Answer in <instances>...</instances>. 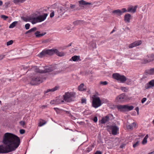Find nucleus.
I'll list each match as a JSON object with an SVG mask.
<instances>
[{
    "label": "nucleus",
    "instance_id": "f257e3e1",
    "mask_svg": "<svg viewBox=\"0 0 154 154\" xmlns=\"http://www.w3.org/2000/svg\"><path fill=\"white\" fill-rule=\"evenodd\" d=\"M2 142L5 146L0 145V153H7L14 151L19 146L20 140L17 136L6 133L4 135Z\"/></svg>",
    "mask_w": 154,
    "mask_h": 154
},
{
    "label": "nucleus",
    "instance_id": "f03ea898",
    "mask_svg": "<svg viewBox=\"0 0 154 154\" xmlns=\"http://www.w3.org/2000/svg\"><path fill=\"white\" fill-rule=\"evenodd\" d=\"M48 14L44 13L43 15L37 16L36 14H33L30 15L27 18H24V20L26 22H31L33 24L38 23L44 21L48 16Z\"/></svg>",
    "mask_w": 154,
    "mask_h": 154
},
{
    "label": "nucleus",
    "instance_id": "7ed1b4c3",
    "mask_svg": "<svg viewBox=\"0 0 154 154\" xmlns=\"http://www.w3.org/2000/svg\"><path fill=\"white\" fill-rule=\"evenodd\" d=\"M55 54L60 57L63 56L65 55L64 53L60 52L56 49L53 48L51 49H45L44 50L40 53L39 54V56L40 57H42L43 56L47 54L51 55Z\"/></svg>",
    "mask_w": 154,
    "mask_h": 154
},
{
    "label": "nucleus",
    "instance_id": "20e7f679",
    "mask_svg": "<svg viewBox=\"0 0 154 154\" xmlns=\"http://www.w3.org/2000/svg\"><path fill=\"white\" fill-rule=\"evenodd\" d=\"M93 100L92 103V106L93 107L97 108L102 104V103L100 97L95 95H93L92 96Z\"/></svg>",
    "mask_w": 154,
    "mask_h": 154
},
{
    "label": "nucleus",
    "instance_id": "39448f33",
    "mask_svg": "<svg viewBox=\"0 0 154 154\" xmlns=\"http://www.w3.org/2000/svg\"><path fill=\"white\" fill-rule=\"evenodd\" d=\"M116 107L118 111L122 112L132 110L134 108L132 106H128V105H119L116 106Z\"/></svg>",
    "mask_w": 154,
    "mask_h": 154
},
{
    "label": "nucleus",
    "instance_id": "423d86ee",
    "mask_svg": "<svg viewBox=\"0 0 154 154\" xmlns=\"http://www.w3.org/2000/svg\"><path fill=\"white\" fill-rule=\"evenodd\" d=\"M75 93L74 92H66L63 95L64 100L66 102H70L75 97Z\"/></svg>",
    "mask_w": 154,
    "mask_h": 154
},
{
    "label": "nucleus",
    "instance_id": "0eeeda50",
    "mask_svg": "<svg viewBox=\"0 0 154 154\" xmlns=\"http://www.w3.org/2000/svg\"><path fill=\"white\" fill-rule=\"evenodd\" d=\"M112 76L114 79L119 81L121 83H124L127 80V78L125 76L121 75L118 73L113 74Z\"/></svg>",
    "mask_w": 154,
    "mask_h": 154
},
{
    "label": "nucleus",
    "instance_id": "6e6552de",
    "mask_svg": "<svg viewBox=\"0 0 154 154\" xmlns=\"http://www.w3.org/2000/svg\"><path fill=\"white\" fill-rule=\"evenodd\" d=\"M107 130L110 133L111 131L112 135H116L119 133V128L116 125L108 126Z\"/></svg>",
    "mask_w": 154,
    "mask_h": 154
},
{
    "label": "nucleus",
    "instance_id": "1a4fd4ad",
    "mask_svg": "<svg viewBox=\"0 0 154 154\" xmlns=\"http://www.w3.org/2000/svg\"><path fill=\"white\" fill-rule=\"evenodd\" d=\"M42 78L39 76L34 77L32 78L30 83L32 85L40 84L42 82Z\"/></svg>",
    "mask_w": 154,
    "mask_h": 154
},
{
    "label": "nucleus",
    "instance_id": "9d476101",
    "mask_svg": "<svg viewBox=\"0 0 154 154\" xmlns=\"http://www.w3.org/2000/svg\"><path fill=\"white\" fill-rule=\"evenodd\" d=\"M127 98V96L125 94H122L116 97V100L119 103H122L126 101Z\"/></svg>",
    "mask_w": 154,
    "mask_h": 154
},
{
    "label": "nucleus",
    "instance_id": "9b49d317",
    "mask_svg": "<svg viewBox=\"0 0 154 154\" xmlns=\"http://www.w3.org/2000/svg\"><path fill=\"white\" fill-rule=\"evenodd\" d=\"M126 9L125 8H123L121 10L118 9L113 10L112 11V13L118 16H120L123 13L126 12Z\"/></svg>",
    "mask_w": 154,
    "mask_h": 154
},
{
    "label": "nucleus",
    "instance_id": "f8f14e48",
    "mask_svg": "<svg viewBox=\"0 0 154 154\" xmlns=\"http://www.w3.org/2000/svg\"><path fill=\"white\" fill-rule=\"evenodd\" d=\"M64 101L62 99H60L59 98H57L56 99L51 100L50 103L51 104L57 105L59 104L63 103Z\"/></svg>",
    "mask_w": 154,
    "mask_h": 154
},
{
    "label": "nucleus",
    "instance_id": "ddd939ff",
    "mask_svg": "<svg viewBox=\"0 0 154 154\" xmlns=\"http://www.w3.org/2000/svg\"><path fill=\"white\" fill-rule=\"evenodd\" d=\"M111 116L110 115H108L105 117L102 118V119L100 121H99V122L101 124H105L109 120Z\"/></svg>",
    "mask_w": 154,
    "mask_h": 154
},
{
    "label": "nucleus",
    "instance_id": "4468645a",
    "mask_svg": "<svg viewBox=\"0 0 154 154\" xmlns=\"http://www.w3.org/2000/svg\"><path fill=\"white\" fill-rule=\"evenodd\" d=\"M142 43V42L140 40L135 41L133 43L130 44L128 45L129 48H132L134 47L139 46Z\"/></svg>",
    "mask_w": 154,
    "mask_h": 154
},
{
    "label": "nucleus",
    "instance_id": "2eb2a0df",
    "mask_svg": "<svg viewBox=\"0 0 154 154\" xmlns=\"http://www.w3.org/2000/svg\"><path fill=\"white\" fill-rule=\"evenodd\" d=\"M153 87H154V79L151 80L145 85V88L147 89Z\"/></svg>",
    "mask_w": 154,
    "mask_h": 154
},
{
    "label": "nucleus",
    "instance_id": "dca6fc26",
    "mask_svg": "<svg viewBox=\"0 0 154 154\" xmlns=\"http://www.w3.org/2000/svg\"><path fill=\"white\" fill-rule=\"evenodd\" d=\"M137 6L136 5L134 7H128L127 9H126V12H129L132 13H134L136 11L137 8Z\"/></svg>",
    "mask_w": 154,
    "mask_h": 154
},
{
    "label": "nucleus",
    "instance_id": "f3484780",
    "mask_svg": "<svg viewBox=\"0 0 154 154\" xmlns=\"http://www.w3.org/2000/svg\"><path fill=\"white\" fill-rule=\"evenodd\" d=\"M154 60V55L151 54L147 56V58L145 60V63H146L150 62Z\"/></svg>",
    "mask_w": 154,
    "mask_h": 154
},
{
    "label": "nucleus",
    "instance_id": "a211bd4d",
    "mask_svg": "<svg viewBox=\"0 0 154 154\" xmlns=\"http://www.w3.org/2000/svg\"><path fill=\"white\" fill-rule=\"evenodd\" d=\"M131 15L128 13L125 15L124 17V21L126 23H129L130 22Z\"/></svg>",
    "mask_w": 154,
    "mask_h": 154
},
{
    "label": "nucleus",
    "instance_id": "6ab92c4d",
    "mask_svg": "<svg viewBox=\"0 0 154 154\" xmlns=\"http://www.w3.org/2000/svg\"><path fill=\"white\" fill-rule=\"evenodd\" d=\"M79 6L80 7H84V6L87 5H91V3L86 2L83 0H81L79 1Z\"/></svg>",
    "mask_w": 154,
    "mask_h": 154
},
{
    "label": "nucleus",
    "instance_id": "aec40b11",
    "mask_svg": "<svg viewBox=\"0 0 154 154\" xmlns=\"http://www.w3.org/2000/svg\"><path fill=\"white\" fill-rule=\"evenodd\" d=\"M145 72L146 74L147 75H154V67L153 68H151L150 69L146 70Z\"/></svg>",
    "mask_w": 154,
    "mask_h": 154
},
{
    "label": "nucleus",
    "instance_id": "412c9836",
    "mask_svg": "<svg viewBox=\"0 0 154 154\" xmlns=\"http://www.w3.org/2000/svg\"><path fill=\"white\" fill-rule=\"evenodd\" d=\"M59 87L57 86H56L54 88H51L49 89H47L46 91H45V93H46L49 92H54L58 89Z\"/></svg>",
    "mask_w": 154,
    "mask_h": 154
},
{
    "label": "nucleus",
    "instance_id": "4be33fe9",
    "mask_svg": "<svg viewBox=\"0 0 154 154\" xmlns=\"http://www.w3.org/2000/svg\"><path fill=\"white\" fill-rule=\"evenodd\" d=\"M32 69L36 72L40 73H43V70L39 69V68H38L37 66H35Z\"/></svg>",
    "mask_w": 154,
    "mask_h": 154
},
{
    "label": "nucleus",
    "instance_id": "5701e85b",
    "mask_svg": "<svg viewBox=\"0 0 154 154\" xmlns=\"http://www.w3.org/2000/svg\"><path fill=\"white\" fill-rule=\"evenodd\" d=\"M53 70V69L52 68L46 67L44 70H43V73L50 72Z\"/></svg>",
    "mask_w": 154,
    "mask_h": 154
},
{
    "label": "nucleus",
    "instance_id": "b1692460",
    "mask_svg": "<svg viewBox=\"0 0 154 154\" xmlns=\"http://www.w3.org/2000/svg\"><path fill=\"white\" fill-rule=\"evenodd\" d=\"M136 123L135 122H133V123L128 125L127 126V128L128 129H133V128L136 127Z\"/></svg>",
    "mask_w": 154,
    "mask_h": 154
},
{
    "label": "nucleus",
    "instance_id": "393cba45",
    "mask_svg": "<svg viewBox=\"0 0 154 154\" xmlns=\"http://www.w3.org/2000/svg\"><path fill=\"white\" fill-rule=\"evenodd\" d=\"M45 33H40V32L39 31H37L35 33V35L36 37H39L44 35H45Z\"/></svg>",
    "mask_w": 154,
    "mask_h": 154
},
{
    "label": "nucleus",
    "instance_id": "a878e982",
    "mask_svg": "<svg viewBox=\"0 0 154 154\" xmlns=\"http://www.w3.org/2000/svg\"><path fill=\"white\" fill-rule=\"evenodd\" d=\"M47 122L44 120L42 119H40L39 120V122L38 123V126L41 127L45 124Z\"/></svg>",
    "mask_w": 154,
    "mask_h": 154
},
{
    "label": "nucleus",
    "instance_id": "bb28decb",
    "mask_svg": "<svg viewBox=\"0 0 154 154\" xmlns=\"http://www.w3.org/2000/svg\"><path fill=\"white\" fill-rule=\"evenodd\" d=\"M94 147V146L93 144H92L88 146L86 149L85 152H89L92 149V148Z\"/></svg>",
    "mask_w": 154,
    "mask_h": 154
},
{
    "label": "nucleus",
    "instance_id": "cd10ccee",
    "mask_svg": "<svg viewBox=\"0 0 154 154\" xmlns=\"http://www.w3.org/2000/svg\"><path fill=\"white\" fill-rule=\"evenodd\" d=\"M84 85L83 83L81 84L78 87V90L80 91H86V89L84 88L83 87Z\"/></svg>",
    "mask_w": 154,
    "mask_h": 154
},
{
    "label": "nucleus",
    "instance_id": "c85d7f7f",
    "mask_svg": "<svg viewBox=\"0 0 154 154\" xmlns=\"http://www.w3.org/2000/svg\"><path fill=\"white\" fill-rule=\"evenodd\" d=\"M71 59L73 61H76L80 59V56H79L75 55L72 57Z\"/></svg>",
    "mask_w": 154,
    "mask_h": 154
},
{
    "label": "nucleus",
    "instance_id": "c756f323",
    "mask_svg": "<svg viewBox=\"0 0 154 154\" xmlns=\"http://www.w3.org/2000/svg\"><path fill=\"white\" fill-rule=\"evenodd\" d=\"M83 23V21L81 20H77L73 22V24L75 25H77L79 24H82Z\"/></svg>",
    "mask_w": 154,
    "mask_h": 154
},
{
    "label": "nucleus",
    "instance_id": "7c9ffc66",
    "mask_svg": "<svg viewBox=\"0 0 154 154\" xmlns=\"http://www.w3.org/2000/svg\"><path fill=\"white\" fill-rule=\"evenodd\" d=\"M17 21H15L13 22L12 23H11L10 25L9 26V28L12 29L14 28L16 25L17 24Z\"/></svg>",
    "mask_w": 154,
    "mask_h": 154
},
{
    "label": "nucleus",
    "instance_id": "2f4dec72",
    "mask_svg": "<svg viewBox=\"0 0 154 154\" xmlns=\"http://www.w3.org/2000/svg\"><path fill=\"white\" fill-rule=\"evenodd\" d=\"M36 28L35 27H34L32 28L31 29H30L29 30L26 32V34H27L31 33L32 32H34L36 30Z\"/></svg>",
    "mask_w": 154,
    "mask_h": 154
},
{
    "label": "nucleus",
    "instance_id": "473e14b6",
    "mask_svg": "<svg viewBox=\"0 0 154 154\" xmlns=\"http://www.w3.org/2000/svg\"><path fill=\"white\" fill-rule=\"evenodd\" d=\"M120 89L123 92H127L128 91V88L127 87H121L120 88Z\"/></svg>",
    "mask_w": 154,
    "mask_h": 154
},
{
    "label": "nucleus",
    "instance_id": "72a5a7b5",
    "mask_svg": "<svg viewBox=\"0 0 154 154\" xmlns=\"http://www.w3.org/2000/svg\"><path fill=\"white\" fill-rule=\"evenodd\" d=\"M25 0H14L13 2L14 3L17 4L18 3H23L25 1Z\"/></svg>",
    "mask_w": 154,
    "mask_h": 154
},
{
    "label": "nucleus",
    "instance_id": "f704fd0d",
    "mask_svg": "<svg viewBox=\"0 0 154 154\" xmlns=\"http://www.w3.org/2000/svg\"><path fill=\"white\" fill-rule=\"evenodd\" d=\"M60 15H63L65 13V11L63 8H61L59 11Z\"/></svg>",
    "mask_w": 154,
    "mask_h": 154
},
{
    "label": "nucleus",
    "instance_id": "c9c22d12",
    "mask_svg": "<svg viewBox=\"0 0 154 154\" xmlns=\"http://www.w3.org/2000/svg\"><path fill=\"white\" fill-rule=\"evenodd\" d=\"M139 141L138 140L134 143H133V146L134 148H135L138 146L139 145Z\"/></svg>",
    "mask_w": 154,
    "mask_h": 154
},
{
    "label": "nucleus",
    "instance_id": "e433bc0d",
    "mask_svg": "<svg viewBox=\"0 0 154 154\" xmlns=\"http://www.w3.org/2000/svg\"><path fill=\"white\" fill-rule=\"evenodd\" d=\"M13 42V41L12 40H10L8 42H7L6 45L7 46H9L12 45Z\"/></svg>",
    "mask_w": 154,
    "mask_h": 154
},
{
    "label": "nucleus",
    "instance_id": "4c0bfd02",
    "mask_svg": "<svg viewBox=\"0 0 154 154\" xmlns=\"http://www.w3.org/2000/svg\"><path fill=\"white\" fill-rule=\"evenodd\" d=\"M75 5H74L71 4L70 5V8L72 9V11H74L75 10Z\"/></svg>",
    "mask_w": 154,
    "mask_h": 154
},
{
    "label": "nucleus",
    "instance_id": "58836bf2",
    "mask_svg": "<svg viewBox=\"0 0 154 154\" xmlns=\"http://www.w3.org/2000/svg\"><path fill=\"white\" fill-rule=\"evenodd\" d=\"M30 25L29 23H27L25 25V28L26 29H28L29 28Z\"/></svg>",
    "mask_w": 154,
    "mask_h": 154
},
{
    "label": "nucleus",
    "instance_id": "ea45409f",
    "mask_svg": "<svg viewBox=\"0 0 154 154\" xmlns=\"http://www.w3.org/2000/svg\"><path fill=\"white\" fill-rule=\"evenodd\" d=\"M8 17L5 15H2L1 16V18H3L4 20H6L8 18Z\"/></svg>",
    "mask_w": 154,
    "mask_h": 154
},
{
    "label": "nucleus",
    "instance_id": "a19ab883",
    "mask_svg": "<svg viewBox=\"0 0 154 154\" xmlns=\"http://www.w3.org/2000/svg\"><path fill=\"white\" fill-rule=\"evenodd\" d=\"M54 109L57 113H59L60 112V109L59 108H54Z\"/></svg>",
    "mask_w": 154,
    "mask_h": 154
},
{
    "label": "nucleus",
    "instance_id": "79ce46f5",
    "mask_svg": "<svg viewBox=\"0 0 154 154\" xmlns=\"http://www.w3.org/2000/svg\"><path fill=\"white\" fill-rule=\"evenodd\" d=\"M20 124L23 127L25 125V122L24 121H21L19 122Z\"/></svg>",
    "mask_w": 154,
    "mask_h": 154
},
{
    "label": "nucleus",
    "instance_id": "37998d69",
    "mask_svg": "<svg viewBox=\"0 0 154 154\" xmlns=\"http://www.w3.org/2000/svg\"><path fill=\"white\" fill-rule=\"evenodd\" d=\"M100 84L103 85H106L107 84V82L106 81H101L100 82Z\"/></svg>",
    "mask_w": 154,
    "mask_h": 154
},
{
    "label": "nucleus",
    "instance_id": "c03bdc74",
    "mask_svg": "<svg viewBox=\"0 0 154 154\" xmlns=\"http://www.w3.org/2000/svg\"><path fill=\"white\" fill-rule=\"evenodd\" d=\"M147 140L146 138H144L142 142V143L143 144H146L147 142Z\"/></svg>",
    "mask_w": 154,
    "mask_h": 154
},
{
    "label": "nucleus",
    "instance_id": "a18cd8bd",
    "mask_svg": "<svg viewBox=\"0 0 154 154\" xmlns=\"http://www.w3.org/2000/svg\"><path fill=\"white\" fill-rule=\"evenodd\" d=\"M54 11H52L50 14V16L51 18H52L54 16Z\"/></svg>",
    "mask_w": 154,
    "mask_h": 154
},
{
    "label": "nucleus",
    "instance_id": "49530a36",
    "mask_svg": "<svg viewBox=\"0 0 154 154\" xmlns=\"http://www.w3.org/2000/svg\"><path fill=\"white\" fill-rule=\"evenodd\" d=\"M86 100L85 99H82L81 100V103H86Z\"/></svg>",
    "mask_w": 154,
    "mask_h": 154
},
{
    "label": "nucleus",
    "instance_id": "de8ad7c7",
    "mask_svg": "<svg viewBox=\"0 0 154 154\" xmlns=\"http://www.w3.org/2000/svg\"><path fill=\"white\" fill-rule=\"evenodd\" d=\"M5 55L4 54L0 55V60H2L5 57Z\"/></svg>",
    "mask_w": 154,
    "mask_h": 154
},
{
    "label": "nucleus",
    "instance_id": "09e8293b",
    "mask_svg": "<svg viewBox=\"0 0 154 154\" xmlns=\"http://www.w3.org/2000/svg\"><path fill=\"white\" fill-rule=\"evenodd\" d=\"M93 120L95 122H96L98 120L97 117L96 116H95Z\"/></svg>",
    "mask_w": 154,
    "mask_h": 154
},
{
    "label": "nucleus",
    "instance_id": "8fccbe9b",
    "mask_svg": "<svg viewBox=\"0 0 154 154\" xmlns=\"http://www.w3.org/2000/svg\"><path fill=\"white\" fill-rule=\"evenodd\" d=\"M25 132V130L24 129H20V133L21 134H24Z\"/></svg>",
    "mask_w": 154,
    "mask_h": 154
},
{
    "label": "nucleus",
    "instance_id": "3c124183",
    "mask_svg": "<svg viewBox=\"0 0 154 154\" xmlns=\"http://www.w3.org/2000/svg\"><path fill=\"white\" fill-rule=\"evenodd\" d=\"M146 98H145V97L143 98L141 100V103H144L146 101Z\"/></svg>",
    "mask_w": 154,
    "mask_h": 154
},
{
    "label": "nucleus",
    "instance_id": "603ef678",
    "mask_svg": "<svg viewBox=\"0 0 154 154\" xmlns=\"http://www.w3.org/2000/svg\"><path fill=\"white\" fill-rule=\"evenodd\" d=\"M135 110L137 112V114H139V108L138 107H137L135 108Z\"/></svg>",
    "mask_w": 154,
    "mask_h": 154
},
{
    "label": "nucleus",
    "instance_id": "864d4df0",
    "mask_svg": "<svg viewBox=\"0 0 154 154\" xmlns=\"http://www.w3.org/2000/svg\"><path fill=\"white\" fill-rule=\"evenodd\" d=\"M47 106V105H43L41 107H40V108H42V109H43L44 108H46Z\"/></svg>",
    "mask_w": 154,
    "mask_h": 154
},
{
    "label": "nucleus",
    "instance_id": "5fc2aeb1",
    "mask_svg": "<svg viewBox=\"0 0 154 154\" xmlns=\"http://www.w3.org/2000/svg\"><path fill=\"white\" fill-rule=\"evenodd\" d=\"M94 154H102V152L100 151H97L95 152Z\"/></svg>",
    "mask_w": 154,
    "mask_h": 154
},
{
    "label": "nucleus",
    "instance_id": "6e6d98bb",
    "mask_svg": "<svg viewBox=\"0 0 154 154\" xmlns=\"http://www.w3.org/2000/svg\"><path fill=\"white\" fill-rule=\"evenodd\" d=\"M148 137L149 136L148 134H146L144 138L147 139L148 138Z\"/></svg>",
    "mask_w": 154,
    "mask_h": 154
},
{
    "label": "nucleus",
    "instance_id": "4d7b16f0",
    "mask_svg": "<svg viewBox=\"0 0 154 154\" xmlns=\"http://www.w3.org/2000/svg\"><path fill=\"white\" fill-rule=\"evenodd\" d=\"M96 44H94L93 45V48H96Z\"/></svg>",
    "mask_w": 154,
    "mask_h": 154
},
{
    "label": "nucleus",
    "instance_id": "13d9d810",
    "mask_svg": "<svg viewBox=\"0 0 154 154\" xmlns=\"http://www.w3.org/2000/svg\"><path fill=\"white\" fill-rule=\"evenodd\" d=\"M3 2L2 1L0 0V6H1L2 5Z\"/></svg>",
    "mask_w": 154,
    "mask_h": 154
},
{
    "label": "nucleus",
    "instance_id": "bf43d9fd",
    "mask_svg": "<svg viewBox=\"0 0 154 154\" xmlns=\"http://www.w3.org/2000/svg\"><path fill=\"white\" fill-rule=\"evenodd\" d=\"M115 31V30L113 29L112 31L110 32V34L114 32Z\"/></svg>",
    "mask_w": 154,
    "mask_h": 154
},
{
    "label": "nucleus",
    "instance_id": "052dcab7",
    "mask_svg": "<svg viewBox=\"0 0 154 154\" xmlns=\"http://www.w3.org/2000/svg\"><path fill=\"white\" fill-rule=\"evenodd\" d=\"M72 45V43H70V44H69L68 45V46H67V47H69V46H70L71 45Z\"/></svg>",
    "mask_w": 154,
    "mask_h": 154
},
{
    "label": "nucleus",
    "instance_id": "680f3d73",
    "mask_svg": "<svg viewBox=\"0 0 154 154\" xmlns=\"http://www.w3.org/2000/svg\"><path fill=\"white\" fill-rule=\"evenodd\" d=\"M151 154H154V151L150 152Z\"/></svg>",
    "mask_w": 154,
    "mask_h": 154
},
{
    "label": "nucleus",
    "instance_id": "e2e57ef3",
    "mask_svg": "<svg viewBox=\"0 0 154 154\" xmlns=\"http://www.w3.org/2000/svg\"><path fill=\"white\" fill-rule=\"evenodd\" d=\"M152 122L154 125V120H153Z\"/></svg>",
    "mask_w": 154,
    "mask_h": 154
},
{
    "label": "nucleus",
    "instance_id": "0e129e2a",
    "mask_svg": "<svg viewBox=\"0 0 154 154\" xmlns=\"http://www.w3.org/2000/svg\"><path fill=\"white\" fill-rule=\"evenodd\" d=\"M123 147V145H121V146H120V147L121 148H122Z\"/></svg>",
    "mask_w": 154,
    "mask_h": 154
},
{
    "label": "nucleus",
    "instance_id": "69168bd1",
    "mask_svg": "<svg viewBox=\"0 0 154 154\" xmlns=\"http://www.w3.org/2000/svg\"><path fill=\"white\" fill-rule=\"evenodd\" d=\"M2 103V102L1 100H0V103L1 104Z\"/></svg>",
    "mask_w": 154,
    "mask_h": 154
},
{
    "label": "nucleus",
    "instance_id": "338daca9",
    "mask_svg": "<svg viewBox=\"0 0 154 154\" xmlns=\"http://www.w3.org/2000/svg\"><path fill=\"white\" fill-rule=\"evenodd\" d=\"M66 113H69V112L68 111H66Z\"/></svg>",
    "mask_w": 154,
    "mask_h": 154
},
{
    "label": "nucleus",
    "instance_id": "774afa93",
    "mask_svg": "<svg viewBox=\"0 0 154 154\" xmlns=\"http://www.w3.org/2000/svg\"><path fill=\"white\" fill-rule=\"evenodd\" d=\"M148 154H150V153H148Z\"/></svg>",
    "mask_w": 154,
    "mask_h": 154
}]
</instances>
